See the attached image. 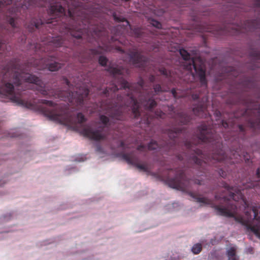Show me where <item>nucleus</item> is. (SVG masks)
I'll list each match as a JSON object with an SVG mask.
<instances>
[{
	"mask_svg": "<svg viewBox=\"0 0 260 260\" xmlns=\"http://www.w3.org/2000/svg\"><path fill=\"white\" fill-rule=\"evenodd\" d=\"M149 80L150 82H154L155 80V77L154 75H150L149 77Z\"/></svg>",
	"mask_w": 260,
	"mask_h": 260,
	"instance_id": "obj_35",
	"label": "nucleus"
},
{
	"mask_svg": "<svg viewBox=\"0 0 260 260\" xmlns=\"http://www.w3.org/2000/svg\"><path fill=\"white\" fill-rule=\"evenodd\" d=\"M153 89L156 94H158L159 92H166L168 90L165 88L161 87L159 84H156L153 86Z\"/></svg>",
	"mask_w": 260,
	"mask_h": 260,
	"instance_id": "obj_23",
	"label": "nucleus"
},
{
	"mask_svg": "<svg viewBox=\"0 0 260 260\" xmlns=\"http://www.w3.org/2000/svg\"><path fill=\"white\" fill-rule=\"evenodd\" d=\"M113 17L114 20L117 22H125L127 25H129V22L125 18L117 16L115 13L113 14Z\"/></svg>",
	"mask_w": 260,
	"mask_h": 260,
	"instance_id": "obj_22",
	"label": "nucleus"
},
{
	"mask_svg": "<svg viewBox=\"0 0 260 260\" xmlns=\"http://www.w3.org/2000/svg\"><path fill=\"white\" fill-rule=\"evenodd\" d=\"M191 98L193 100L196 101L198 100L199 98V94L198 93H193L191 95Z\"/></svg>",
	"mask_w": 260,
	"mask_h": 260,
	"instance_id": "obj_31",
	"label": "nucleus"
},
{
	"mask_svg": "<svg viewBox=\"0 0 260 260\" xmlns=\"http://www.w3.org/2000/svg\"><path fill=\"white\" fill-rule=\"evenodd\" d=\"M28 71L30 70L28 64L20 65L16 60L11 61L7 67L5 76H10L13 84L7 83L3 85V96L9 98L18 105L40 112L50 120L70 126L90 140L99 141L106 139V135L103 131L109 123L107 116L100 115V120L104 126H99L94 129L91 125L83 124L87 119L82 113L79 112L74 115L70 112L66 105L57 104L51 101L39 100L37 103L31 102L25 97L28 91L24 89L23 91L21 90L23 84H32L28 88L37 90L43 96L59 99L78 107L84 105V101L89 94V90L86 86L83 84L81 86L80 84L75 83L77 90L73 92L72 90H74L72 87L73 85L70 84L66 77H63L62 80L68 86L69 90H57L50 92L45 89V85L41 79L29 74L27 73Z\"/></svg>",
	"mask_w": 260,
	"mask_h": 260,
	"instance_id": "obj_1",
	"label": "nucleus"
},
{
	"mask_svg": "<svg viewBox=\"0 0 260 260\" xmlns=\"http://www.w3.org/2000/svg\"><path fill=\"white\" fill-rule=\"evenodd\" d=\"M202 249V244L200 243H197L192 246V247L191 248V251L194 254H198L201 251Z\"/></svg>",
	"mask_w": 260,
	"mask_h": 260,
	"instance_id": "obj_21",
	"label": "nucleus"
},
{
	"mask_svg": "<svg viewBox=\"0 0 260 260\" xmlns=\"http://www.w3.org/2000/svg\"><path fill=\"white\" fill-rule=\"evenodd\" d=\"M102 105L105 106L106 113L112 119L123 120L125 111H131L134 117L138 118L140 116L141 106H143L146 110L151 111L156 106V102L149 93L146 96L140 98L138 102L134 93L131 92L128 93L124 97L118 95L116 99L103 102Z\"/></svg>",
	"mask_w": 260,
	"mask_h": 260,
	"instance_id": "obj_4",
	"label": "nucleus"
},
{
	"mask_svg": "<svg viewBox=\"0 0 260 260\" xmlns=\"http://www.w3.org/2000/svg\"><path fill=\"white\" fill-rule=\"evenodd\" d=\"M251 113L255 114L257 113V117L254 119H250L249 120V123L250 126L252 128H259L260 129V106L258 107L257 111H252Z\"/></svg>",
	"mask_w": 260,
	"mask_h": 260,
	"instance_id": "obj_16",
	"label": "nucleus"
},
{
	"mask_svg": "<svg viewBox=\"0 0 260 260\" xmlns=\"http://www.w3.org/2000/svg\"><path fill=\"white\" fill-rule=\"evenodd\" d=\"M41 50H42V51H45V49L43 50L42 49H41Z\"/></svg>",
	"mask_w": 260,
	"mask_h": 260,
	"instance_id": "obj_45",
	"label": "nucleus"
},
{
	"mask_svg": "<svg viewBox=\"0 0 260 260\" xmlns=\"http://www.w3.org/2000/svg\"><path fill=\"white\" fill-rule=\"evenodd\" d=\"M54 57L53 56H49L47 58V62H45V67L51 72L57 71L61 68V64L56 61L50 62V61H53L52 59Z\"/></svg>",
	"mask_w": 260,
	"mask_h": 260,
	"instance_id": "obj_15",
	"label": "nucleus"
},
{
	"mask_svg": "<svg viewBox=\"0 0 260 260\" xmlns=\"http://www.w3.org/2000/svg\"><path fill=\"white\" fill-rule=\"evenodd\" d=\"M256 175L259 180L247 182L245 185L243 184V188L231 187L223 182L222 187L227 192L226 194L223 192L220 194L216 193L215 198L216 200H222L225 207L215 205L214 208L217 215L234 218L237 222L245 225L247 231L252 232L260 239V211L258 213L257 208L254 206L251 209L248 208V203L241 192L244 189L254 188L257 185H260L259 168L256 170Z\"/></svg>",
	"mask_w": 260,
	"mask_h": 260,
	"instance_id": "obj_3",
	"label": "nucleus"
},
{
	"mask_svg": "<svg viewBox=\"0 0 260 260\" xmlns=\"http://www.w3.org/2000/svg\"><path fill=\"white\" fill-rule=\"evenodd\" d=\"M122 1H124V2H128L129 0H122Z\"/></svg>",
	"mask_w": 260,
	"mask_h": 260,
	"instance_id": "obj_42",
	"label": "nucleus"
},
{
	"mask_svg": "<svg viewBox=\"0 0 260 260\" xmlns=\"http://www.w3.org/2000/svg\"><path fill=\"white\" fill-rule=\"evenodd\" d=\"M165 115V114L162 111H157L155 112V116L161 118H164Z\"/></svg>",
	"mask_w": 260,
	"mask_h": 260,
	"instance_id": "obj_30",
	"label": "nucleus"
},
{
	"mask_svg": "<svg viewBox=\"0 0 260 260\" xmlns=\"http://www.w3.org/2000/svg\"><path fill=\"white\" fill-rule=\"evenodd\" d=\"M239 129L240 132L241 133H244L245 131V128L242 125H238Z\"/></svg>",
	"mask_w": 260,
	"mask_h": 260,
	"instance_id": "obj_36",
	"label": "nucleus"
},
{
	"mask_svg": "<svg viewBox=\"0 0 260 260\" xmlns=\"http://www.w3.org/2000/svg\"><path fill=\"white\" fill-rule=\"evenodd\" d=\"M159 71L161 75H164L166 78H169L170 76V72H168L165 68H160Z\"/></svg>",
	"mask_w": 260,
	"mask_h": 260,
	"instance_id": "obj_26",
	"label": "nucleus"
},
{
	"mask_svg": "<svg viewBox=\"0 0 260 260\" xmlns=\"http://www.w3.org/2000/svg\"><path fill=\"white\" fill-rule=\"evenodd\" d=\"M233 74V75H234V76H238L237 75L235 74H234V73Z\"/></svg>",
	"mask_w": 260,
	"mask_h": 260,
	"instance_id": "obj_43",
	"label": "nucleus"
},
{
	"mask_svg": "<svg viewBox=\"0 0 260 260\" xmlns=\"http://www.w3.org/2000/svg\"><path fill=\"white\" fill-rule=\"evenodd\" d=\"M221 125L225 128H229V124L228 122L223 120L222 121Z\"/></svg>",
	"mask_w": 260,
	"mask_h": 260,
	"instance_id": "obj_32",
	"label": "nucleus"
},
{
	"mask_svg": "<svg viewBox=\"0 0 260 260\" xmlns=\"http://www.w3.org/2000/svg\"><path fill=\"white\" fill-rule=\"evenodd\" d=\"M206 106L205 103H200L198 105L193 108L192 111L194 114L198 116H202L206 110Z\"/></svg>",
	"mask_w": 260,
	"mask_h": 260,
	"instance_id": "obj_18",
	"label": "nucleus"
},
{
	"mask_svg": "<svg viewBox=\"0 0 260 260\" xmlns=\"http://www.w3.org/2000/svg\"><path fill=\"white\" fill-rule=\"evenodd\" d=\"M173 119L175 124L179 125L187 124L191 119L190 116L183 112L174 113Z\"/></svg>",
	"mask_w": 260,
	"mask_h": 260,
	"instance_id": "obj_14",
	"label": "nucleus"
},
{
	"mask_svg": "<svg viewBox=\"0 0 260 260\" xmlns=\"http://www.w3.org/2000/svg\"><path fill=\"white\" fill-rule=\"evenodd\" d=\"M119 27H120V26H116V27L115 28V29H116L117 31L119 29Z\"/></svg>",
	"mask_w": 260,
	"mask_h": 260,
	"instance_id": "obj_40",
	"label": "nucleus"
},
{
	"mask_svg": "<svg viewBox=\"0 0 260 260\" xmlns=\"http://www.w3.org/2000/svg\"><path fill=\"white\" fill-rule=\"evenodd\" d=\"M228 260H239V257L236 254V248L235 247L230 248L226 252Z\"/></svg>",
	"mask_w": 260,
	"mask_h": 260,
	"instance_id": "obj_20",
	"label": "nucleus"
},
{
	"mask_svg": "<svg viewBox=\"0 0 260 260\" xmlns=\"http://www.w3.org/2000/svg\"><path fill=\"white\" fill-rule=\"evenodd\" d=\"M101 53V52L99 49H91L88 51V55H86V54L85 53L81 54L78 59L81 63L92 62L95 59V56Z\"/></svg>",
	"mask_w": 260,
	"mask_h": 260,
	"instance_id": "obj_13",
	"label": "nucleus"
},
{
	"mask_svg": "<svg viewBox=\"0 0 260 260\" xmlns=\"http://www.w3.org/2000/svg\"><path fill=\"white\" fill-rule=\"evenodd\" d=\"M171 92L173 96H174V98L175 99H179L182 96V95H179L178 94V92H177L175 88L172 89Z\"/></svg>",
	"mask_w": 260,
	"mask_h": 260,
	"instance_id": "obj_29",
	"label": "nucleus"
},
{
	"mask_svg": "<svg viewBox=\"0 0 260 260\" xmlns=\"http://www.w3.org/2000/svg\"><path fill=\"white\" fill-rule=\"evenodd\" d=\"M179 53L186 61L188 62L185 66V69L191 71L193 69L197 76L199 78L200 81L202 85H207V80L206 78V69L204 62L200 58H190V54L184 49H180Z\"/></svg>",
	"mask_w": 260,
	"mask_h": 260,
	"instance_id": "obj_8",
	"label": "nucleus"
},
{
	"mask_svg": "<svg viewBox=\"0 0 260 260\" xmlns=\"http://www.w3.org/2000/svg\"><path fill=\"white\" fill-rule=\"evenodd\" d=\"M150 23L156 28H160L161 27V24L160 22L154 19H152L150 21Z\"/></svg>",
	"mask_w": 260,
	"mask_h": 260,
	"instance_id": "obj_27",
	"label": "nucleus"
},
{
	"mask_svg": "<svg viewBox=\"0 0 260 260\" xmlns=\"http://www.w3.org/2000/svg\"><path fill=\"white\" fill-rule=\"evenodd\" d=\"M218 173L220 176L223 178H224L226 176V173L221 169L219 170Z\"/></svg>",
	"mask_w": 260,
	"mask_h": 260,
	"instance_id": "obj_33",
	"label": "nucleus"
},
{
	"mask_svg": "<svg viewBox=\"0 0 260 260\" xmlns=\"http://www.w3.org/2000/svg\"><path fill=\"white\" fill-rule=\"evenodd\" d=\"M228 27L218 25H201L198 26V31L201 32H211L215 35H221L229 32Z\"/></svg>",
	"mask_w": 260,
	"mask_h": 260,
	"instance_id": "obj_11",
	"label": "nucleus"
},
{
	"mask_svg": "<svg viewBox=\"0 0 260 260\" xmlns=\"http://www.w3.org/2000/svg\"><path fill=\"white\" fill-rule=\"evenodd\" d=\"M198 141L199 142L209 143L212 151L208 154H205L202 150L191 141L185 140L180 142L179 138L183 135L184 130L180 127L174 126L166 131L169 140L162 144H158L152 140L148 146L140 145L137 150L141 151L156 150L165 151L166 154L175 155L180 160L186 161L187 167L193 165L199 172L198 177H207V165H214L216 163L229 162L230 164L238 163L241 159V156L237 150H231L229 157L226 154L223 148L221 137L217 135L214 129L206 124H202L198 127Z\"/></svg>",
	"mask_w": 260,
	"mask_h": 260,
	"instance_id": "obj_2",
	"label": "nucleus"
},
{
	"mask_svg": "<svg viewBox=\"0 0 260 260\" xmlns=\"http://www.w3.org/2000/svg\"><path fill=\"white\" fill-rule=\"evenodd\" d=\"M250 57L257 63L256 68H260V51L256 49H252L249 52Z\"/></svg>",
	"mask_w": 260,
	"mask_h": 260,
	"instance_id": "obj_19",
	"label": "nucleus"
},
{
	"mask_svg": "<svg viewBox=\"0 0 260 260\" xmlns=\"http://www.w3.org/2000/svg\"><path fill=\"white\" fill-rule=\"evenodd\" d=\"M120 145L122 147H123L124 146V142H121V143H120Z\"/></svg>",
	"mask_w": 260,
	"mask_h": 260,
	"instance_id": "obj_41",
	"label": "nucleus"
},
{
	"mask_svg": "<svg viewBox=\"0 0 260 260\" xmlns=\"http://www.w3.org/2000/svg\"><path fill=\"white\" fill-rule=\"evenodd\" d=\"M122 158L125 160L127 164L132 165L137 168L138 169L144 172H148V167L144 164H141L139 162L138 157L133 153H123L122 154Z\"/></svg>",
	"mask_w": 260,
	"mask_h": 260,
	"instance_id": "obj_12",
	"label": "nucleus"
},
{
	"mask_svg": "<svg viewBox=\"0 0 260 260\" xmlns=\"http://www.w3.org/2000/svg\"><path fill=\"white\" fill-rule=\"evenodd\" d=\"M150 122V121L149 120L148 117H147V120H146V123L149 124Z\"/></svg>",
	"mask_w": 260,
	"mask_h": 260,
	"instance_id": "obj_39",
	"label": "nucleus"
},
{
	"mask_svg": "<svg viewBox=\"0 0 260 260\" xmlns=\"http://www.w3.org/2000/svg\"><path fill=\"white\" fill-rule=\"evenodd\" d=\"M174 172V177H168L166 180V183L170 187L183 191L188 192V194L198 203L206 205L211 204L212 201L210 199L205 197H200L191 191H188L192 188V183L198 185L202 184L203 181L202 178L201 179H188L185 175L183 169H176Z\"/></svg>",
	"mask_w": 260,
	"mask_h": 260,
	"instance_id": "obj_6",
	"label": "nucleus"
},
{
	"mask_svg": "<svg viewBox=\"0 0 260 260\" xmlns=\"http://www.w3.org/2000/svg\"><path fill=\"white\" fill-rule=\"evenodd\" d=\"M133 34L136 38H140L142 36V29L140 27H135L134 28H131Z\"/></svg>",
	"mask_w": 260,
	"mask_h": 260,
	"instance_id": "obj_24",
	"label": "nucleus"
},
{
	"mask_svg": "<svg viewBox=\"0 0 260 260\" xmlns=\"http://www.w3.org/2000/svg\"><path fill=\"white\" fill-rule=\"evenodd\" d=\"M66 44L65 40L63 39V38L62 37L58 36L53 39L51 41L49 42L48 47L52 46L53 47L58 48Z\"/></svg>",
	"mask_w": 260,
	"mask_h": 260,
	"instance_id": "obj_17",
	"label": "nucleus"
},
{
	"mask_svg": "<svg viewBox=\"0 0 260 260\" xmlns=\"http://www.w3.org/2000/svg\"><path fill=\"white\" fill-rule=\"evenodd\" d=\"M96 151L97 152H103V148L100 145H98L96 147Z\"/></svg>",
	"mask_w": 260,
	"mask_h": 260,
	"instance_id": "obj_34",
	"label": "nucleus"
},
{
	"mask_svg": "<svg viewBox=\"0 0 260 260\" xmlns=\"http://www.w3.org/2000/svg\"><path fill=\"white\" fill-rule=\"evenodd\" d=\"M112 76V80L109 86L107 87L102 92V96L107 98L106 101H111V99H115V92L118 91V86H120V88L125 89L126 94L128 93L133 92L136 96V94L139 93L140 98H143L146 96L149 93L151 96H153L154 94H152V91L146 92L145 94L141 93V90L144 89V81L141 80L138 85H132L129 84L124 78V75L128 74V70L122 66H117L116 67H109L107 69Z\"/></svg>",
	"mask_w": 260,
	"mask_h": 260,
	"instance_id": "obj_5",
	"label": "nucleus"
},
{
	"mask_svg": "<svg viewBox=\"0 0 260 260\" xmlns=\"http://www.w3.org/2000/svg\"><path fill=\"white\" fill-rule=\"evenodd\" d=\"M118 50H119V51H122L121 49H119V48H118Z\"/></svg>",
	"mask_w": 260,
	"mask_h": 260,
	"instance_id": "obj_46",
	"label": "nucleus"
},
{
	"mask_svg": "<svg viewBox=\"0 0 260 260\" xmlns=\"http://www.w3.org/2000/svg\"><path fill=\"white\" fill-rule=\"evenodd\" d=\"M107 61V58L104 56H100L99 57V62L102 66H105Z\"/></svg>",
	"mask_w": 260,
	"mask_h": 260,
	"instance_id": "obj_25",
	"label": "nucleus"
},
{
	"mask_svg": "<svg viewBox=\"0 0 260 260\" xmlns=\"http://www.w3.org/2000/svg\"><path fill=\"white\" fill-rule=\"evenodd\" d=\"M8 21L9 22V23L11 25V26L13 28H16L17 27L16 22L14 18H13V17L9 18L8 20Z\"/></svg>",
	"mask_w": 260,
	"mask_h": 260,
	"instance_id": "obj_28",
	"label": "nucleus"
},
{
	"mask_svg": "<svg viewBox=\"0 0 260 260\" xmlns=\"http://www.w3.org/2000/svg\"><path fill=\"white\" fill-rule=\"evenodd\" d=\"M211 243L212 244H213V245L214 244V243L212 242V240H211Z\"/></svg>",
	"mask_w": 260,
	"mask_h": 260,
	"instance_id": "obj_44",
	"label": "nucleus"
},
{
	"mask_svg": "<svg viewBox=\"0 0 260 260\" xmlns=\"http://www.w3.org/2000/svg\"><path fill=\"white\" fill-rule=\"evenodd\" d=\"M254 7L255 9L260 11V0H254ZM231 27L235 30L236 33L239 34L246 31H253L256 29H260V14L258 17L253 20H248L243 23H241L240 25H238L236 27L232 26Z\"/></svg>",
	"mask_w": 260,
	"mask_h": 260,
	"instance_id": "obj_9",
	"label": "nucleus"
},
{
	"mask_svg": "<svg viewBox=\"0 0 260 260\" xmlns=\"http://www.w3.org/2000/svg\"><path fill=\"white\" fill-rule=\"evenodd\" d=\"M128 55L129 62L137 67L144 68L147 64L148 58L137 50L129 51Z\"/></svg>",
	"mask_w": 260,
	"mask_h": 260,
	"instance_id": "obj_10",
	"label": "nucleus"
},
{
	"mask_svg": "<svg viewBox=\"0 0 260 260\" xmlns=\"http://www.w3.org/2000/svg\"><path fill=\"white\" fill-rule=\"evenodd\" d=\"M39 62H44V64H45V62H47V60L46 58H43L41 60L39 61ZM45 67H46V66H45V64H44L42 67L40 68V70H41V68H42V69L46 68Z\"/></svg>",
	"mask_w": 260,
	"mask_h": 260,
	"instance_id": "obj_37",
	"label": "nucleus"
},
{
	"mask_svg": "<svg viewBox=\"0 0 260 260\" xmlns=\"http://www.w3.org/2000/svg\"><path fill=\"white\" fill-rule=\"evenodd\" d=\"M223 136L225 140H230L231 138H229L226 134H223Z\"/></svg>",
	"mask_w": 260,
	"mask_h": 260,
	"instance_id": "obj_38",
	"label": "nucleus"
},
{
	"mask_svg": "<svg viewBox=\"0 0 260 260\" xmlns=\"http://www.w3.org/2000/svg\"><path fill=\"white\" fill-rule=\"evenodd\" d=\"M16 0H0V9L3 8L5 6L10 5L13 4V1ZM44 4L38 3L36 0H24L23 3L19 4H15L14 5L16 7V10L18 11V5H22V7H25L26 9H29L31 7H44L45 5L47 3L50 4V7L48 9V13L50 17V19L47 20H43L41 18L37 19L34 18L31 19L30 22L28 25H26V27L28 30L30 32L33 31L35 29H39L40 27L43 25L45 23L51 24V0H41ZM5 42L3 39L0 36V50L3 48V45Z\"/></svg>",
	"mask_w": 260,
	"mask_h": 260,
	"instance_id": "obj_7",
	"label": "nucleus"
}]
</instances>
